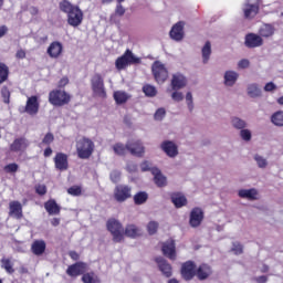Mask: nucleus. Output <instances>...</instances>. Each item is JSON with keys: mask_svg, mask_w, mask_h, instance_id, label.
<instances>
[{"mask_svg": "<svg viewBox=\"0 0 283 283\" xmlns=\"http://www.w3.org/2000/svg\"><path fill=\"white\" fill-rule=\"evenodd\" d=\"M271 122L276 127H283V111H277L271 116Z\"/></svg>", "mask_w": 283, "mask_h": 283, "instance_id": "41", "label": "nucleus"}, {"mask_svg": "<svg viewBox=\"0 0 283 283\" xmlns=\"http://www.w3.org/2000/svg\"><path fill=\"white\" fill-rule=\"evenodd\" d=\"M254 160L260 169H266L269 161L262 155H254Z\"/></svg>", "mask_w": 283, "mask_h": 283, "instance_id": "44", "label": "nucleus"}, {"mask_svg": "<svg viewBox=\"0 0 283 283\" xmlns=\"http://www.w3.org/2000/svg\"><path fill=\"white\" fill-rule=\"evenodd\" d=\"M240 137L244 140V143H249L253 135L249 128H243L240 130Z\"/></svg>", "mask_w": 283, "mask_h": 283, "instance_id": "46", "label": "nucleus"}, {"mask_svg": "<svg viewBox=\"0 0 283 283\" xmlns=\"http://www.w3.org/2000/svg\"><path fill=\"white\" fill-rule=\"evenodd\" d=\"M171 98L172 101H175V103H180L185 101V95L182 94V92L176 90L171 93Z\"/></svg>", "mask_w": 283, "mask_h": 283, "instance_id": "47", "label": "nucleus"}, {"mask_svg": "<svg viewBox=\"0 0 283 283\" xmlns=\"http://www.w3.org/2000/svg\"><path fill=\"white\" fill-rule=\"evenodd\" d=\"M161 251L166 258L169 260H176V242L174 240H168L163 244Z\"/></svg>", "mask_w": 283, "mask_h": 283, "instance_id": "24", "label": "nucleus"}, {"mask_svg": "<svg viewBox=\"0 0 283 283\" xmlns=\"http://www.w3.org/2000/svg\"><path fill=\"white\" fill-rule=\"evenodd\" d=\"M160 149L168 158H176L178 156V145L171 140H164L160 144Z\"/></svg>", "mask_w": 283, "mask_h": 283, "instance_id": "17", "label": "nucleus"}, {"mask_svg": "<svg viewBox=\"0 0 283 283\" xmlns=\"http://www.w3.org/2000/svg\"><path fill=\"white\" fill-rule=\"evenodd\" d=\"M238 78H240V74L235 71H226L223 75V84L226 87H233L235 83H238Z\"/></svg>", "mask_w": 283, "mask_h": 283, "instance_id": "27", "label": "nucleus"}, {"mask_svg": "<svg viewBox=\"0 0 283 283\" xmlns=\"http://www.w3.org/2000/svg\"><path fill=\"white\" fill-rule=\"evenodd\" d=\"M46 54L50 56V59H59L61 54H63V43L59 41H53L49 45Z\"/></svg>", "mask_w": 283, "mask_h": 283, "instance_id": "22", "label": "nucleus"}, {"mask_svg": "<svg viewBox=\"0 0 283 283\" xmlns=\"http://www.w3.org/2000/svg\"><path fill=\"white\" fill-rule=\"evenodd\" d=\"M232 251L235 255H240L242 253V244L234 242L232 245Z\"/></svg>", "mask_w": 283, "mask_h": 283, "instance_id": "57", "label": "nucleus"}, {"mask_svg": "<svg viewBox=\"0 0 283 283\" xmlns=\"http://www.w3.org/2000/svg\"><path fill=\"white\" fill-rule=\"evenodd\" d=\"M153 74L155 76V81L159 84L165 83L167 78H169V71L167 70V66L163 64L160 61L154 62L153 66Z\"/></svg>", "mask_w": 283, "mask_h": 283, "instance_id": "9", "label": "nucleus"}, {"mask_svg": "<svg viewBox=\"0 0 283 283\" xmlns=\"http://www.w3.org/2000/svg\"><path fill=\"white\" fill-rule=\"evenodd\" d=\"M147 231H148L149 235H154V233H156V231H158V222L150 221L147 226Z\"/></svg>", "mask_w": 283, "mask_h": 283, "instance_id": "49", "label": "nucleus"}, {"mask_svg": "<svg viewBox=\"0 0 283 283\" xmlns=\"http://www.w3.org/2000/svg\"><path fill=\"white\" fill-rule=\"evenodd\" d=\"M39 107H41V104L39 103V97L36 95H33L31 97H28L24 112L29 114V116H36V114H39Z\"/></svg>", "mask_w": 283, "mask_h": 283, "instance_id": "14", "label": "nucleus"}, {"mask_svg": "<svg viewBox=\"0 0 283 283\" xmlns=\"http://www.w3.org/2000/svg\"><path fill=\"white\" fill-rule=\"evenodd\" d=\"M170 39L172 41H182L185 39V22H177L170 30Z\"/></svg>", "mask_w": 283, "mask_h": 283, "instance_id": "19", "label": "nucleus"}, {"mask_svg": "<svg viewBox=\"0 0 283 283\" xmlns=\"http://www.w3.org/2000/svg\"><path fill=\"white\" fill-rule=\"evenodd\" d=\"M15 57L25 59V51L23 49L18 50L15 53Z\"/></svg>", "mask_w": 283, "mask_h": 283, "instance_id": "62", "label": "nucleus"}, {"mask_svg": "<svg viewBox=\"0 0 283 283\" xmlns=\"http://www.w3.org/2000/svg\"><path fill=\"white\" fill-rule=\"evenodd\" d=\"M1 269H4L9 275H12L14 273V263L12 262V259L2 258L1 259Z\"/></svg>", "mask_w": 283, "mask_h": 283, "instance_id": "40", "label": "nucleus"}, {"mask_svg": "<svg viewBox=\"0 0 283 283\" xmlns=\"http://www.w3.org/2000/svg\"><path fill=\"white\" fill-rule=\"evenodd\" d=\"M140 235V228L134 223H128L124 229V238H130L132 240Z\"/></svg>", "mask_w": 283, "mask_h": 283, "instance_id": "29", "label": "nucleus"}, {"mask_svg": "<svg viewBox=\"0 0 283 283\" xmlns=\"http://www.w3.org/2000/svg\"><path fill=\"white\" fill-rule=\"evenodd\" d=\"M44 209L49 216L61 214V207L56 202V199H49L46 202H44Z\"/></svg>", "mask_w": 283, "mask_h": 283, "instance_id": "26", "label": "nucleus"}, {"mask_svg": "<svg viewBox=\"0 0 283 283\" xmlns=\"http://www.w3.org/2000/svg\"><path fill=\"white\" fill-rule=\"evenodd\" d=\"M256 282L258 283H266V276L262 275V276L256 277Z\"/></svg>", "mask_w": 283, "mask_h": 283, "instance_id": "64", "label": "nucleus"}, {"mask_svg": "<svg viewBox=\"0 0 283 283\" xmlns=\"http://www.w3.org/2000/svg\"><path fill=\"white\" fill-rule=\"evenodd\" d=\"M115 14L116 17H123L125 14V8L120 2H118V4L116 6Z\"/></svg>", "mask_w": 283, "mask_h": 283, "instance_id": "56", "label": "nucleus"}, {"mask_svg": "<svg viewBox=\"0 0 283 283\" xmlns=\"http://www.w3.org/2000/svg\"><path fill=\"white\" fill-rule=\"evenodd\" d=\"M82 282L83 283H101V279L98 277V275H96V273H94V271L84 272V274L82 275Z\"/></svg>", "mask_w": 283, "mask_h": 283, "instance_id": "37", "label": "nucleus"}, {"mask_svg": "<svg viewBox=\"0 0 283 283\" xmlns=\"http://www.w3.org/2000/svg\"><path fill=\"white\" fill-rule=\"evenodd\" d=\"M8 78H10V66L3 62H0V85H3Z\"/></svg>", "mask_w": 283, "mask_h": 283, "instance_id": "35", "label": "nucleus"}, {"mask_svg": "<svg viewBox=\"0 0 283 283\" xmlns=\"http://www.w3.org/2000/svg\"><path fill=\"white\" fill-rule=\"evenodd\" d=\"M45 249H48V244L43 239L34 240L31 244V253H33V255H43V253H45Z\"/></svg>", "mask_w": 283, "mask_h": 283, "instance_id": "25", "label": "nucleus"}, {"mask_svg": "<svg viewBox=\"0 0 283 283\" xmlns=\"http://www.w3.org/2000/svg\"><path fill=\"white\" fill-rule=\"evenodd\" d=\"M67 158V154L56 153L55 157L53 158L55 169L59 171H67V169H70V161Z\"/></svg>", "mask_w": 283, "mask_h": 283, "instance_id": "13", "label": "nucleus"}, {"mask_svg": "<svg viewBox=\"0 0 283 283\" xmlns=\"http://www.w3.org/2000/svg\"><path fill=\"white\" fill-rule=\"evenodd\" d=\"M1 96L4 103H10V90L8 88V86H3L1 88Z\"/></svg>", "mask_w": 283, "mask_h": 283, "instance_id": "51", "label": "nucleus"}, {"mask_svg": "<svg viewBox=\"0 0 283 283\" xmlns=\"http://www.w3.org/2000/svg\"><path fill=\"white\" fill-rule=\"evenodd\" d=\"M114 198L117 202H125L132 198V187L127 185H117L114 190Z\"/></svg>", "mask_w": 283, "mask_h": 283, "instance_id": "12", "label": "nucleus"}, {"mask_svg": "<svg viewBox=\"0 0 283 283\" xmlns=\"http://www.w3.org/2000/svg\"><path fill=\"white\" fill-rule=\"evenodd\" d=\"M247 92L250 98H260L262 96V88H260L258 83L248 84Z\"/></svg>", "mask_w": 283, "mask_h": 283, "instance_id": "31", "label": "nucleus"}, {"mask_svg": "<svg viewBox=\"0 0 283 283\" xmlns=\"http://www.w3.org/2000/svg\"><path fill=\"white\" fill-rule=\"evenodd\" d=\"M91 90L93 92V96H97V98H107V91H105V80L101 73H95L91 77Z\"/></svg>", "mask_w": 283, "mask_h": 283, "instance_id": "7", "label": "nucleus"}, {"mask_svg": "<svg viewBox=\"0 0 283 283\" xmlns=\"http://www.w3.org/2000/svg\"><path fill=\"white\" fill-rule=\"evenodd\" d=\"M143 92L146 96H148L150 98H154V96H156V94H158V90H156V86L149 85V84L144 85Z\"/></svg>", "mask_w": 283, "mask_h": 283, "instance_id": "42", "label": "nucleus"}, {"mask_svg": "<svg viewBox=\"0 0 283 283\" xmlns=\"http://www.w3.org/2000/svg\"><path fill=\"white\" fill-rule=\"evenodd\" d=\"M140 63V59L136 57L132 50L127 49L124 54L116 59L115 67L119 72L129 67V65H137Z\"/></svg>", "mask_w": 283, "mask_h": 283, "instance_id": "6", "label": "nucleus"}, {"mask_svg": "<svg viewBox=\"0 0 283 283\" xmlns=\"http://www.w3.org/2000/svg\"><path fill=\"white\" fill-rule=\"evenodd\" d=\"M239 197L245 198L247 200H258V190L252 189H241L239 190Z\"/></svg>", "mask_w": 283, "mask_h": 283, "instance_id": "32", "label": "nucleus"}, {"mask_svg": "<svg viewBox=\"0 0 283 283\" xmlns=\"http://www.w3.org/2000/svg\"><path fill=\"white\" fill-rule=\"evenodd\" d=\"M202 220H205V212L201 208H193L190 212L189 224L193 229L200 227L202 224Z\"/></svg>", "mask_w": 283, "mask_h": 283, "instance_id": "16", "label": "nucleus"}, {"mask_svg": "<svg viewBox=\"0 0 283 283\" xmlns=\"http://www.w3.org/2000/svg\"><path fill=\"white\" fill-rule=\"evenodd\" d=\"M202 63L207 65L211 59V42L207 41L201 49Z\"/></svg>", "mask_w": 283, "mask_h": 283, "instance_id": "36", "label": "nucleus"}, {"mask_svg": "<svg viewBox=\"0 0 283 283\" xmlns=\"http://www.w3.org/2000/svg\"><path fill=\"white\" fill-rule=\"evenodd\" d=\"M113 98L117 105H125V103L129 101V95L125 93V91H115Z\"/></svg>", "mask_w": 283, "mask_h": 283, "instance_id": "34", "label": "nucleus"}, {"mask_svg": "<svg viewBox=\"0 0 283 283\" xmlns=\"http://www.w3.org/2000/svg\"><path fill=\"white\" fill-rule=\"evenodd\" d=\"M59 8L67 15V23L72 28H78L83 23V10L78 6L72 4L70 0H62Z\"/></svg>", "mask_w": 283, "mask_h": 283, "instance_id": "1", "label": "nucleus"}, {"mask_svg": "<svg viewBox=\"0 0 283 283\" xmlns=\"http://www.w3.org/2000/svg\"><path fill=\"white\" fill-rule=\"evenodd\" d=\"M69 83L70 78H67V76H64L59 81V87H65V85H67Z\"/></svg>", "mask_w": 283, "mask_h": 283, "instance_id": "61", "label": "nucleus"}, {"mask_svg": "<svg viewBox=\"0 0 283 283\" xmlns=\"http://www.w3.org/2000/svg\"><path fill=\"white\" fill-rule=\"evenodd\" d=\"M259 34L261 39H269L275 34V28L271 24H263L259 30Z\"/></svg>", "mask_w": 283, "mask_h": 283, "instance_id": "33", "label": "nucleus"}, {"mask_svg": "<svg viewBox=\"0 0 283 283\" xmlns=\"http://www.w3.org/2000/svg\"><path fill=\"white\" fill-rule=\"evenodd\" d=\"M230 123H231V125H232V127H233L234 129H240V130L247 129V127H248V125H249V124L247 123V120H244V119H242V118H240V117H238V116L231 117Z\"/></svg>", "mask_w": 283, "mask_h": 283, "instance_id": "39", "label": "nucleus"}, {"mask_svg": "<svg viewBox=\"0 0 283 283\" xmlns=\"http://www.w3.org/2000/svg\"><path fill=\"white\" fill-rule=\"evenodd\" d=\"M94 149H96L94 142L87 137H82L76 142V154L77 158H81V160H88V158H92Z\"/></svg>", "mask_w": 283, "mask_h": 283, "instance_id": "4", "label": "nucleus"}, {"mask_svg": "<svg viewBox=\"0 0 283 283\" xmlns=\"http://www.w3.org/2000/svg\"><path fill=\"white\" fill-rule=\"evenodd\" d=\"M156 262L163 275L166 277H171V264H169V262H167V260H165L163 256L157 258Z\"/></svg>", "mask_w": 283, "mask_h": 283, "instance_id": "28", "label": "nucleus"}, {"mask_svg": "<svg viewBox=\"0 0 283 283\" xmlns=\"http://www.w3.org/2000/svg\"><path fill=\"white\" fill-rule=\"evenodd\" d=\"M113 150L116 156H125L127 151H129L130 156H135L136 158L143 157V142L133 140L128 142L126 145L123 143H117L113 146Z\"/></svg>", "mask_w": 283, "mask_h": 283, "instance_id": "2", "label": "nucleus"}, {"mask_svg": "<svg viewBox=\"0 0 283 283\" xmlns=\"http://www.w3.org/2000/svg\"><path fill=\"white\" fill-rule=\"evenodd\" d=\"M260 12V0H247L243 4L245 19H253Z\"/></svg>", "mask_w": 283, "mask_h": 283, "instance_id": "11", "label": "nucleus"}, {"mask_svg": "<svg viewBox=\"0 0 283 283\" xmlns=\"http://www.w3.org/2000/svg\"><path fill=\"white\" fill-rule=\"evenodd\" d=\"M167 112L165 111V108H158L155 113V120H163V118H165Z\"/></svg>", "mask_w": 283, "mask_h": 283, "instance_id": "54", "label": "nucleus"}, {"mask_svg": "<svg viewBox=\"0 0 283 283\" xmlns=\"http://www.w3.org/2000/svg\"><path fill=\"white\" fill-rule=\"evenodd\" d=\"M30 147V142L25 137H18L13 140V143L10 145V151H13L14 154L23 153Z\"/></svg>", "mask_w": 283, "mask_h": 283, "instance_id": "15", "label": "nucleus"}, {"mask_svg": "<svg viewBox=\"0 0 283 283\" xmlns=\"http://www.w3.org/2000/svg\"><path fill=\"white\" fill-rule=\"evenodd\" d=\"M87 269H90L87 263L83 261H77L69 265V268L66 269V275H69L70 277H78V275H84V273H87Z\"/></svg>", "mask_w": 283, "mask_h": 283, "instance_id": "10", "label": "nucleus"}, {"mask_svg": "<svg viewBox=\"0 0 283 283\" xmlns=\"http://www.w3.org/2000/svg\"><path fill=\"white\" fill-rule=\"evenodd\" d=\"M111 181L114 182V185H117V182H120V171L115 170L112 171L109 175Z\"/></svg>", "mask_w": 283, "mask_h": 283, "instance_id": "52", "label": "nucleus"}, {"mask_svg": "<svg viewBox=\"0 0 283 283\" xmlns=\"http://www.w3.org/2000/svg\"><path fill=\"white\" fill-rule=\"evenodd\" d=\"M69 255L74 262H78V260H81V255L76 251L69 252Z\"/></svg>", "mask_w": 283, "mask_h": 283, "instance_id": "60", "label": "nucleus"}, {"mask_svg": "<svg viewBox=\"0 0 283 283\" xmlns=\"http://www.w3.org/2000/svg\"><path fill=\"white\" fill-rule=\"evenodd\" d=\"M9 216L15 220H21L23 218V206L20 201H10Z\"/></svg>", "mask_w": 283, "mask_h": 283, "instance_id": "18", "label": "nucleus"}, {"mask_svg": "<svg viewBox=\"0 0 283 283\" xmlns=\"http://www.w3.org/2000/svg\"><path fill=\"white\" fill-rule=\"evenodd\" d=\"M44 158H50L52 156V147H46L43 153Z\"/></svg>", "mask_w": 283, "mask_h": 283, "instance_id": "63", "label": "nucleus"}, {"mask_svg": "<svg viewBox=\"0 0 283 283\" xmlns=\"http://www.w3.org/2000/svg\"><path fill=\"white\" fill-rule=\"evenodd\" d=\"M249 65H251V62L248 59H243L238 62L239 70H247Z\"/></svg>", "mask_w": 283, "mask_h": 283, "instance_id": "55", "label": "nucleus"}, {"mask_svg": "<svg viewBox=\"0 0 283 283\" xmlns=\"http://www.w3.org/2000/svg\"><path fill=\"white\" fill-rule=\"evenodd\" d=\"M134 202L135 205H143V191H139L137 195H135Z\"/></svg>", "mask_w": 283, "mask_h": 283, "instance_id": "59", "label": "nucleus"}, {"mask_svg": "<svg viewBox=\"0 0 283 283\" xmlns=\"http://www.w3.org/2000/svg\"><path fill=\"white\" fill-rule=\"evenodd\" d=\"M244 44L245 48H262V45H264V40L261 35L249 33L245 35Z\"/></svg>", "mask_w": 283, "mask_h": 283, "instance_id": "20", "label": "nucleus"}, {"mask_svg": "<svg viewBox=\"0 0 283 283\" xmlns=\"http://www.w3.org/2000/svg\"><path fill=\"white\" fill-rule=\"evenodd\" d=\"M275 90H277V85L273 82H269L264 86V92H275Z\"/></svg>", "mask_w": 283, "mask_h": 283, "instance_id": "58", "label": "nucleus"}, {"mask_svg": "<svg viewBox=\"0 0 283 283\" xmlns=\"http://www.w3.org/2000/svg\"><path fill=\"white\" fill-rule=\"evenodd\" d=\"M181 275L184 280H193V276L196 275V263L192 261H187L181 266Z\"/></svg>", "mask_w": 283, "mask_h": 283, "instance_id": "21", "label": "nucleus"}, {"mask_svg": "<svg viewBox=\"0 0 283 283\" xmlns=\"http://www.w3.org/2000/svg\"><path fill=\"white\" fill-rule=\"evenodd\" d=\"M143 171H150L153 174L154 182L157 187H167V177L157 167H151L149 161L143 163Z\"/></svg>", "mask_w": 283, "mask_h": 283, "instance_id": "8", "label": "nucleus"}, {"mask_svg": "<svg viewBox=\"0 0 283 283\" xmlns=\"http://www.w3.org/2000/svg\"><path fill=\"white\" fill-rule=\"evenodd\" d=\"M69 196H73L78 198V196H83V188L81 186H72L67 189Z\"/></svg>", "mask_w": 283, "mask_h": 283, "instance_id": "43", "label": "nucleus"}, {"mask_svg": "<svg viewBox=\"0 0 283 283\" xmlns=\"http://www.w3.org/2000/svg\"><path fill=\"white\" fill-rule=\"evenodd\" d=\"M170 199L176 209H182V207H187V197H185L182 192L172 193Z\"/></svg>", "mask_w": 283, "mask_h": 283, "instance_id": "30", "label": "nucleus"}, {"mask_svg": "<svg viewBox=\"0 0 283 283\" xmlns=\"http://www.w3.org/2000/svg\"><path fill=\"white\" fill-rule=\"evenodd\" d=\"M170 85H171V90L174 91L182 90L187 87V77L181 73H175L172 74Z\"/></svg>", "mask_w": 283, "mask_h": 283, "instance_id": "23", "label": "nucleus"}, {"mask_svg": "<svg viewBox=\"0 0 283 283\" xmlns=\"http://www.w3.org/2000/svg\"><path fill=\"white\" fill-rule=\"evenodd\" d=\"M43 145H52L54 143V134L46 133L42 139Z\"/></svg>", "mask_w": 283, "mask_h": 283, "instance_id": "53", "label": "nucleus"}, {"mask_svg": "<svg viewBox=\"0 0 283 283\" xmlns=\"http://www.w3.org/2000/svg\"><path fill=\"white\" fill-rule=\"evenodd\" d=\"M186 103L189 112H193V95L191 94V92H188L186 94Z\"/></svg>", "mask_w": 283, "mask_h": 283, "instance_id": "48", "label": "nucleus"}, {"mask_svg": "<svg viewBox=\"0 0 283 283\" xmlns=\"http://www.w3.org/2000/svg\"><path fill=\"white\" fill-rule=\"evenodd\" d=\"M106 229L111 232L113 238V242L115 244H120V242H125V228H123V223L117 219L111 218L106 221Z\"/></svg>", "mask_w": 283, "mask_h": 283, "instance_id": "5", "label": "nucleus"}, {"mask_svg": "<svg viewBox=\"0 0 283 283\" xmlns=\"http://www.w3.org/2000/svg\"><path fill=\"white\" fill-rule=\"evenodd\" d=\"M35 193H38V196H45V193H48V186L41 184L36 185Z\"/></svg>", "mask_w": 283, "mask_h": 283, "instance_id": "50", "label": "nucleus"}, {"mask_svg": "<svg viewBox=\"0 0 283 283\" xmlns=\"http://www.w3.org/2000/svg\"><path fill=\"white\" fill-rule=\"evenodd\" d=\"M49 103L53 107H65L72 103V95L63 88H54L49 92Z\"/></svg>", "mask_w": 283, "mask_h": 283, "instance_id": "3", "label": "nucleus"}, {"mask_svg": "<svg viewBox=\"0 0 283 283\" xmlns=\"http://www.w3.org/2000/svg\"><path fill=\"white\" fill-rule=\"evenodd\" d=\"M4 174H17L19 171V164L11 163L3 167Z\"/></svg>", "mask_w": 283, "mask_h": 283, "instance_id": "45", "label": "nucleus"}, {"mask_svg": "<svg viewBox=\"0 0 283 283\" xmlns=\"http://www.w3.org/2000/svg\"><path fill=\"white\" fill-rule=\"evenodd\" d=\"M209 275H211V266L202 264L198 268L197 277H199V280H207Z\"/></svg>", "mask_w": 283, "mask_h": 283, "instance_id": "38", "label": "nucleus"}]
</instances>
